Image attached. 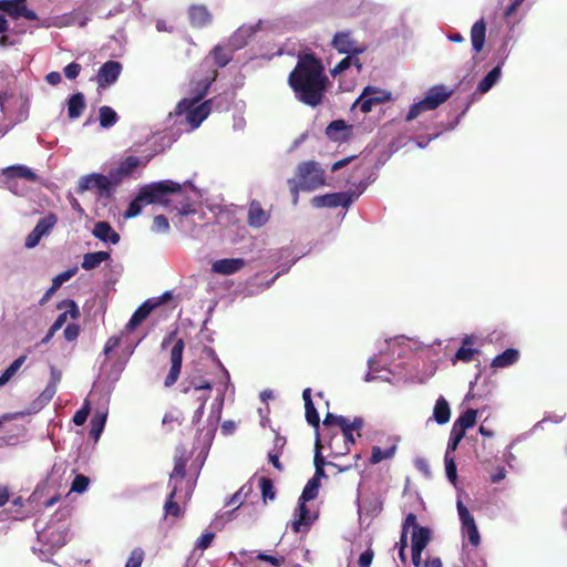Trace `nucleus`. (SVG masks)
<instances>
[{
    "label": "nucleus",
    "mask_w": 567,
    "mask_h": 567,
    "mask_svg": "<svg viewBox=\"0 0 567 567\" xmlns=\"http://www.w3.org/2000/svg\"><path fill=\"white\" fill-rule=\"evenodd\" d=\"M288 84L303 104L311 107L321 104L327 84L321 60L313 53L300 54L288 76Z\"/></svg>",
    "instance_id": "f257e3e1"
},
{
    "label": "nucleus",
    "mask_w": 567,
    "mask_h": 567,
    "mask_svg": "<svg viewBox=\"0 0 567 567\" xmlns=\"http://www.w3.org/2000/svg\"><path fill=\"white\" fill-rule=\"evenodd\" d=\"M141 198L146 199V204H156L159 203L164 206L169 204L168 196L173 195L176 197L175 202L178 203L179 206H176V210L181 219L183 217L188 216L189 214H194L196 210L194 208V203H192L184 194L182 186L172 181H161L156 183H152L143 186L141 189Z\"/></svg>",
    "instance_id": "f03ea898"
},
{
    "label": "nucleus",
    "mask_w": 567,
    "mask_h": 567,
    "mask_svg": "<svg viewBox=\"0 0 567 567\" xmlns=\"http://www.w3.org/2000/svg\"><path fill=\"white\" fill-rule=\"evenodd\" d=\"M297 178L288 179L293 194V203L298 202L299 190H313L324 185V171L315 161L302 162L296 172Z\"/></svg>",
    "instance_id": "7ed1b4c3"
},
{
    "label": "nucleus",
    "mask_w": 567,
    "mask_h": 567,
    "mask_svg": "<svg viewBox=\"0 0 567 567\" xmlns=\"http://www.w3.org/2000/svg\"><path fill=\"white\" fill-rule=\"evenodd\" d=\"M323 426H338L340 433H334L329 442V447L334 454L343 455L350 451V444H354V422H350L348 419L341 415H334L327 413L323 419Z\"/></svg>",
    "instance_id": "20e7f679"
},
{
    "label": "nucleus",
    "mask_w": 567,
    "mask_h": 567,
    "mask_svg": "<svg viewBox=\"0 0 567 567\" xmlns=\"http://www.w3.org/2000/svg\"><path fill=\"white\" fill-rule=\"evenodd\" d=\"M452 94V90H449L444 85H435L432 86L423 100L417 103H414L406 116L405 120L411 122L416 118L424 111H432L439 107L442 103H444Z\"/></svg>",
    "instance_id": "39448f33"
},
{
    "label": "nucleus",
    "mask_w": 567,
    "mask_h": 567,
    "mask_svg": "<svg viewBox=\"0 0 567 567\" xmlns=\"http://www.w3.org/2000/svg\"><path fill=\"white\" fill-rule=\"evenodd\" d=\"M91 188H96L100 197H111L112 188L110 187V181L103 174L93 173L82 176L79 181L76 192L82 194Z\"/></svg>",
    "instance_id": "423d86ee"
},
{
    "label": "nucleus",
    "mask_w": 567,
    "mask_h": 567,
    "mask_svg": "<svg viewBox=\"0 0 567 567\" xmlns=\"http://www.w3.org/2000/svg\"><path fill=\"white\" fill-rule=\"evenodd\" d=\"M391 100V93L384 90L367 86L360 96L357 97V106H360V110L363 113H368L372 110L374 105L385 103Z\"/></svg>",
    "instance_id": "0eeeda50"
},
{
    "label": "nucleus",
    "mask_w": 567,
    "mask_h": 567,
    "mask_svg": "<svg viewBox=\"0 0 567 567\" xmlns=\"http://www.w3.org/2000/svg\"><path fill=\"white\" fill-rule=\"evenodd\" d=\"M184 349H185V342L182 338L177 339L171 349V353H169L171 369L164 380V385L166 388L173 386L179 378L181 370H182V363H183Z\"/></svg>",
    "instance_id": "6e6552de"
},
{
    "label": "nucleus",
    "mask_w": 567,
    "mask_h": 567,
    "mask_svg": "<svg viewBox=\"0 0 567 567\" xmlns=\"http://www.w3.org/2000/svg\"><path fill=\"white\" fill-rule=\"evenodd\" d=\"M457 512L464 536L467 537L468 543L473 547H477L481 543V536L474 517L471 515L467 507L461 501L457 502Z\"/></svg>",
    "instance_id": "1a4fd4ad"
},
{
    "label": "nucleus",
    "mask_w": 567,
    "mask_h": 567,
    "mask_svg": "<svg viewBox=\"0 0 567 567\" xmlns=\"http://www.w3.org/2000/svg\"><path fill=\"white\" fill-rule=\"evenodd\" d=\"M0 11L9 14L12 19L24 18L29 21L39 19L38 14L27 7V0H0Z\"/></svg>",
    "instance_id": "9d476101"
},
{
    "label": "nucleus",
    "mask_w": 567,
    "mask_h": 567,
    "mask_svg": "<svg viewBox=\"0 0 567 567\" xmlns=\"http://www.w3.org/2000/svg\"><path fill=\"white\" fill-rule=\"evenodd\" d=\"M212 111V100H206L199 105H193L189 107H179V103L176 106L177 114H186V120L192 128H197L202 122L207 118Z\"/></svg>",
    "instance_id": "9b49d317"
},
{
    "label": "nucleus",
    "mask_w": 567,
    "mask_h": 567,
    "mask_svg": "<svg viewBox=\"0 0 567 567\" xmlns=\"http://www.w3.org/2000/svg\"><path fill=\"white\" fill-rule=\"evenodd\" d=\"M352 203V195L349 193H332L320 196H315L311 204L316 208L322 207H344L348 208Z\"/></svg>",
    "instance_id": "f8f14e48"
},
{
    "label": "nucleus",
    "mask_w": 567,
    "mask_h": 567,
    "mask_svg": "<svg viewBox=\"0 0 567 567\" xmlns=\"http://www.w3.org/2000/svg\"><path fill=\"white\" fill-rule=\"evenodd\" d=\"M12 99V94L8 92H0V111L3 115V120L9 121V127L12 128L14 125L24 122L29 115V103L24 101L17 114H12L7 109V103Z\"/></svg>",
    "instance_id": "ddd939ff"
},
{
    "label": "nucleus",
    "mask_w": 567,
    "mask_h": 567,
    "mask_svg": "<svg viewBox=\"0 0 567 567\" xmlns=\"http://www.w3.org/2000/svg\"><path fill=\"white\" fill-rule=\"evenodd\" d=\"M317 515L311 514L307 506V502L299 498L298 507L295 511V519L291 522V529L295 533L308 530L316 520Z\"/></svg>",
    "instance_id": "4468645a"
},
{
    "label": "nucleus",
    "mask_w": 567,
    "mask_h": 567,
    "mask_svg": "<svg viewBox=\"0 0 567 567\" xmlns=\"http://www.w3.org/2000/svg\"><path fill=\"white\" fill-rule=\"evenodd\" d=\"M122 64L117 61H107L102 64L96 74L100 87H106L115 83L121 74Z\"/></svg>",
    "instance_id": "2eb2a0df"
},
{
    "label": "nucleus",
    "mask_w": 567,
    "mask_h": 567,
    "mask_svg": "<svg viewBox=\"0 0 567 567\" xmlns=\"http://www.w3.org/2000/svg\"><path fill=\"white\" fill-rule=\"evenodd\" d=\"M216 78H217V71L213 70L210 72V75L198 81L196 83V86L193 90L194 96L192 99H183L182 101H179V107L185 109V107H189V106L197 104L202 99L205 97L212 83L216 80Z\"/></svg>",
    "instance_id": "dca6fc26"
},
{
    "label": "nucleus",
    "mask_w": 567,
    "mask_h": 567,
    "mask_svg": "<svg viewBox=\"0 0 567 567\" xmlns=\"http://www.w3.org/2000/svg\"><path fill=\"white\" fill-rule=\"evenodd\" d=\"M246 265L243 258H224L218 259L212 265V270L215 274L229 276L241 270Z\"/></svg>",
    "instance_id": "f3484780"
},
{
    "label": "nucleus",
    "mask_w": 567,
    "mask_h": 567,
    "mask_svg": "<svg viewBox=\"0 0 567 567\" xmlns=\"http://www.w3.org/2000/svg\"><path fill=\"white\" fill-rule=\"evenodd\" d=\"M58 309H65V311L60 313L51 326L53 327V330L56 331L60 330L66 322L68 316H70L72 319H78L81 316L76 302L72 299L62 300L60 303H58Z\"/></svg>",
    "instance_id": "a211bd4d"
},
{
    "label": "nucleus",
    "mask_w": 567,
    "mask_h": 567,
    "mask_svg": "<svg viewBox=\"0 0 567 567\" xmlns=\"http://www.w3.org/2000/svg\"><path fill=\"white\" fill-rule=\"evenodd\" d=\"M188 18L193 28H205L210 24L213 17L206 6L194 4L188 9Z\"/></svg>",
    "instance_id": "6ab92c4d"
},
{
    "label": "nucleus",
    "mask_w": 567,
    "mask_h": 567,
    "mask_svg": "<svg viewBox=\"0 0 567 567\" xmlns=\"http://www.w3.org/2000/svg\"><path fill=\"white\" fill-rule=\"evenodd\" d=\"M475 338L473 336H466L462 339V346L456 351L454 358L452 359L453 363L457 361L470 363L472 362L477 354H480L478 349L472 348L474 344Z\"/></svg>",
    "instance_id": "aec40b11"
},
{
    "label": "nucleus",
    "mask_w": 567,
    "mask_h": 567,
    "mask_svg": "<svg viewBox=\"0 0 567 567\" xmlns=\"http://www.w3.org/2000/svg\"><path fill=\"white\" fill-rule=\"evenodd\" d=\"M158 303H152L150 300H146L143 302L132 315L131 319L125 326L126 331H133L135 330L151 313V311L157 306Z\"/></svg>",
    "instance_id": "412c9836"
},
{
    "label": "nucleus",
    "mask_w": 567,
    "mask_h": 567,
    "mask_svg": "<svg viewBox=\"0 0 567 567\" xmlns=\"http://www.w3.org/2000/svg\"><path fill=\"white\" fill-rule=\"evenodd\" d=\"M93 236L104 243L116 245L120 241V235L111 227L107 221H97L94 225Z\"/></svg>",
    "instance_id": "4be33fe9"
},
{
    "label": "nucleus",
    "mask_w": 567,
    "mask_h": 567,
    "mask_svg": "<svg viewBox=\"0 0 567 567\" xmlns=\"http://www.w3.org/2000/svg\"><path fill=\"white\" fill-rule=\"evenodd\" d=\"M331 45L339 53L354 54V42L350 31L337 32L332 39Z\"/></svg>",
    "instance_id": "5701e85b"
},
{
    "label": "nucleus",
    "mask_w": 567,
    "mask_h": 567,
    "mask_svg": "<svg viewBox=\"0 0 567 567\" xmlns=\"http://www.w3.org/2000/svg\"><path fill=\"white\" fill-rule=\"evenodd\" d=\"M269 219V215L258 200H252L248 209V224L252 227H261Z\"/></svg>",
    "instance_id": "b1692460"
},
{
    "label": "nucleus",
    "mask_w": 567,
    "mask_h": 567,
    "mask_svg": "<svg viewBox=\"0 0 567 567\" xmlns=\"http://www.w3.org/2000/svg\"><path fill=\"white\" fill-rule=\"evenodd\" d=\"M351 126L343 120L332 121L326 128V135L332 141H343L350 135Z\"/></svg>",
    "instance_id": "393cba45"
},
{
    "label": "nucleus",
    "mask_w": 567,
    "mask_h": 567,
    "mask_svg": "<svg viewBox=\"0 0 567 567\" xmlns=\"http://www.w3.org/2000/svg\"><path fill=\"white\" fill-rule=\"evenodd\" d=\"M486 23L484 19L476 21L471 29V42L475 52H481L485 43Z\"/></svg>",
    "instance_id": "a878e982"
},
{
    "label": "nucleus",
    "mask_w": 567,
    "mask_h": 567,
    "mask_svg": "<svg viewBox=\"0 0 567 567\" xmlns=\"http://www.w3.org/2000/svg\"><path fill=\"white\" fill-rule=\"evenodd\" d=\"M3 174L8 178H17L18 177V178H23V179H27V181L33 182V183L39 181V176L24 165L9 166L6 169H3Z\"/></svg>",
    "instance_id": "bb28decb"
},
{
    "label": "nucleus",
    "mask_w": 567,
    "mask_h": 567,
    "mask_svg": "<svg viewBox=\"0 0 567 567\" xmlns=\"http://www.w3.org/2000/svg\"><path fill=\"white\" fill-rule=\"evenodd\" d=\"M86 107L84 95L82 93H74L68 101V116L70 120L79 118Z\"/></svg>",
    "instance_id": "cd10ccee"
},
{
    "label": "nucleus",
    "mask_w": 567,
    "mask_h": 567,
    "mask_svg": "<svg viewBox=\"0 0 567 567\" xmlns=\"http://www.w3.org/2000/svg\"><path fill=\"white\" fill-rule=\"evenodd\" d=\"M519 359V351L514 348H508L503 351L501 354L496 355L492 360L493 368H507L516 363Z\"/></svg>",
    "instance_id": "c85d7f7f"
},
{
    "label": "nucleus",
    "mask_w": 567,
    "mask_h": 567,
    "mask_svg": "<svg viewBox=\"0 0 567 567\" xmlns=\"http://www.w3.org/2000/svg\"><path fill=\"white\" fill-rule=\"evenodd\" d=\"M433 417L437 424H445L450 421L451 409L450 404L444 396H440L433 409Z\"/></svg>",
    "instance_id": "c756f323"
},
{
    "label": "nucleus",
    "mask_w": 567,
    "mask_h": 567,
    "mask_svg": "<svg viewBox=\"0 0 567 567\" xmlns=\"http://www.w3.org/2000/svg\"><path fill=\"white\" fill-rule=\"evenodd\" d=\"M110 258L111 255L107 251L89 252L83 256L81 267L84 270H92Z\"/></svg>",
    "instance_id": "7c9ffc66"
},
{
    "label": "nucleus",
    "mask_w": 567,
    "mask_h": 567,
    "mask_svg": "<svg viewBox=\"0 0 567 567\" xmlns=\"http://www.w3.org/2000/svg\"><path fill=\"white\" fill-rule=\"evenodd\" d=\"M431 540V530L427 527H416L412 533V549L424 550Z\"/></svg>",
    "instance_id": "2f4dec72"
},
{
    "label": "nucleus",
    "mask_w": 567,
    "mask_h": 567,
    "mask_svg": "<svg viewBox=\"0 0 567 567\" xmlns=\"http://www.w3.org/2000/svg\"><path fill=\"white\" fill-rule=\"evenodd\" d=\"M107 414L96 411L90 421V436L97 441L104 430Z\"/></svg>",
    "instance_id": "473e14b6"
},
{
    "label": "nucleus",
    "mask_w": 567,
    "mask_h": 567,
    "mask_svg": "<svg viewBox=\"0 0 567 567\" xmlns=\"http://www.w3.org/2000/svg\"><path fill=\"white\" fill-rule=\"evenodd\" d=\"M476 416L477 411L474 409H468L455 420L453 426L462 430L463 432H466V430L475 425Z\"/></svg>",
    "instance_id": "72a5a7b5"
},
{
    "label": "nucleus",
    "mask_w": 567,
    "mask_h": 567,
    "mask_svg": "<svg viewBox=\"0 0 567 567\" xmlns=\"http://www.w3.org/2000/svg\"><path fill=\"white\" fill-rule=\"evenodd\" d=\"M177 494V486L175 485L171 491L167 501L164 505V512L166 516H173L175 518H179L183 515V511L177 502H175V497Z\"/></svg>",
    "instance_id": "f704fd0d"
},
{
    "label": "nucleus",
    "mask_w": 567,
    "mask_h": 567,
    "mask_svg": "<svg viewBox=\"0 0 567 567\" xmlns=\"http://www.w3.org/2000/svg\"><path fill=\"white\" fill-rule=\"evenodd\" d=\"M501 76V68H493L478 83L477 91L481 93L488 92Z\"/></svg>",
    "instance_id": "c9c22d12"
},
{
    "label": "nucleus",
    "mask_w": 567,
    "mask_h": 567,
    "mask_svg": "<svg viewBox=\"0 0 567 567\" xmlns=\"http://www.w3.org/2000/svg\"><path fill=\"white\" fill-rule=\"evenodd\" d=\"M118 120L116 112L110 106H101L99 110V121L103 128L113 126Z\"/></svg>",
    "instance_id": "e433bc0d"
},
{
    "label": "nucleus",
    "mask_w": 567,
    "mask_h": 567,
    "mask_svg": "<svg viewBox=\"0 0 567 567\" xmlns=\"http://www.w3.org/2000/svg\"><path fill=\"white\" fill-rule=\"evenodd\" d=\"M319 488H320L319 480L317 477H311L307 482L299 498L302 499L303 502H310L312 499H316L319 494Z\"/></svg>",
    "instance_id": "4c0bfd02"
},
{
    "label": "nucleus",
    "mask_w": 567,
    "mask_h": 567,
    "mask_svg": "<svg viewBox=\"0 0 567 567\" xmlns=\"http://www.w3.org/2000/svg\"><path fill=\"white\" fill-rule=\"evenodd\" d=\"M215 64L218 68L226 66L233 59L230 52H227L221 45H216L210 52Z\"/></svg>",
    "instance_id": "58836bf2"
},
{
    "label": "nucleus",
    "mask_w": 567,
    "mask_h": 567,
    "mask_svg": "<svg viewBox=\"0 0 567 567\" xmlns=\"http://www.w3.org/2000/svg\"><path fill=\"white\" fill-rule=\"evenodd\" d=\"M395 451H396V446H394V445L384 451L381 450L379 446H373L372 454L370 457V463L378 464L383 460L392 458L395 454Z\"/></svg>",
    "instance_id": "ea45409f"
},
{
    "label": "nucleus",
    "mask_w": 567,
    "mask_h": 567,
    "mask_svg": "<svg viewBox=\"0 0 567 567\" xmlns=\"http://www.w3.org/2000/svg\"><path fill=\"white\" fill-rule=\"evenodd\" d=\"M259 487L264 502L274 501L276 498V489L270 478L265 476L260 477Z\"/></svg>",
    "instance_id": "a19ab883"
},
{
    "label": "nucleus",
    "mask_w": 567,
    "mask_h": 567,
    "mask_svg": "<svg viewBox=\"0 0 567 567\" xmlns=\"http://www.w3.org/2000/svg\"><path fill=\"white\" fill-rule=\"evenodd\" d=\"M58 223V217L50 213L45 217L39 219L34 229L40 231V235L44 236L47 235Z\"/></svg>",
    "instance_id": "79ce46f5"
},
{
    "label": "nucleus",
    "mask_w": 567,
    "mask_h": 567,
    "mask_svg": "<svg viewBox=\"0 0 567 567\" xmlns=\"http://www.w3.org/2000/svg\"><path fill=\"white\" fill-rule=\"evenodd\" d=\"M144 204H146V199L141 198V192H138L137 196L130 203L126 212L124 213V217H136L137 215L141 214Z\"/></svg>",
    "instance_id": "37998d69"
},
{
    "label": "nucleus",
    "mask_w": 567,
    "mask_h": 567,
    "mask_svg": "<svg viewBox=\"0 0 567 567\" xmlns=\"http://www.w3.org/2000/svg\"><path fill=\"white\" fill-rule=\"evenodd\" d=\"M141 159L137 156H127L125 157L120 164L118 167L124 173V175L127 177L130 176L133 171L141 165Z\"/></svg>",
    "instance_id": "c03bdc74"
},
{
    "label": "nucleus",
    "mask_w": 567,
    "mask_h": 567,
    "mask_svg": "<svg viewBox=\"0 0 567 567\" xmlns=\"http://www.w3.org/2000/svg\"><path fill=\"white\" fill-rule=\"evenodd\" d=\"M464 436H465V432H463L462 430H458V429L452 426L450 439H449V443H447V449H446V453L445 454L450 455L451 452L456 451V449L458 447L460 442L462 441V439Z\"/></svg>",
    "instance_id": "a18cd8bd"
},
{
    "label": "nucleus",
    "mask_w": 567,
    "mask_h": 567,
    "mask_svg": "<svg viewBox=\"0 0 567 567\" xmlns=\"http://www.w3.org/2000/svg\"><path fill=\"white\" fill-rule=\"evenodd\" d=\"M25 359V355H20L1 374L2 380L8 382L18 372V370L24 363Z\"/></svg>",
    "instance_id": "49530a36"
},
{
    "label": "nucleus",
    "mask_w": 567,
    "mask_h": 567,
    "mask_svg": "<svg viewBox=\"0 0 567 567\" xmlns=\"http://www.w3.org/2000/svg\"><path fill=\"white\" fill-rule=\"evenodd\" d=\"M91 412V403L87 399L84 400L83 405L73 415V422L75 425H83Z\"/></svg>",
    "instance_id": "de8ad7c7"
},
{
    "label": "nucleus",
    "mask_w": 567,
    "mask_h": 567,
    "mask_svg": "<svg viewBox=\"0 0 567 567\" xmlns=\"http://www.w3.org/2000/svg\"><path fill=\"white\" fill-rule=\"evenodd\" d=\"M89 484H90V478L87 476L78 474V475H75V477L72 482L70 492L81 494L87 489Z\"/></svg>",
    "instance_id": "09e8293b"
},
{
    "label": "nucleus",
    "mask_w": 567,
    "mask_h": 567,
    "mask_svg": "<svg viewBox=\"0 0 567 567\" xmlns=\"http://www.w3.org/2000/svg\"><path fill=\"white\" fill-rule=\"evenodd\" d=\"M78 271V267L70 268L52 279V285L55 289H59L65 281L70 280Z\"/></svg>",
    "instance_id": "8fccbe9b"
},
{
    "label": "nucleus",
    "mask_w": 567,
    "mask_h": 567,
    "mask_svg": "<svg viewBox=\"0 0 567 567\" xmlns=\"http://www.w3.org/2000/svg\"><path fill=\"white\" fill-rule=\"evenodd\" d=\"M306 409V420L307 422L318 429L320 423L319 414L313 405V402H308V405H305Z\"/></svg>",
    "instance_id": "3c124183"
},
{
    "label": "nucleus",
    "mask_w": 567,
    "mask_h": 567,
    "mask_svg": "<svg viewBox=\"0 0 567 567\" xmlns=\"http://www.w3.org/2000/svg\"><path fill=\"white\" fill-rule=\"evenodd\" d=\"M445 472L449 481L455 484L457 480L456 463L453 457H450L449 454H445Z\"/></svg>",
    "instance_id": "603ef678"
},
{
    "label": "nucleus",
    "mask_w": 567,
    "mask_h": 567,
    "mask_svg": "<svg viewBox=\"0 0 567 567\" xmlns=\"http://www.w3.org/2000/svg\"><path fill=\"white\" fill-rule=\"evenodd\" d=\"M144 560V551L141 548H134L125 564V567H141Z\"/></svg>",
    "instance_id": "864d4df0"
},
{
    "label": "nucleus",
    "mask_w": 567,
    "mask_h": 567,
    "mask_svg": "<svg viewBox=\"0 0 567 567\" xmlns=\"http://www.w3.org/2000/svg\"><path fill=\"white\" fill-rule=\"evenodd\" d=\"M208 399H209L208 393H205V394H202L200 396H198L199 405L196 409V411L194 412V415L192 417L193 424H197L202 420V417L204 415L205 405H206V402Z\"/></svg>",
    "instance_id": "5fc2aeb1"
},
{
    "label": "nucleus",
    "mask_w": 567,
    "mask_h": 567,
    "mask_svg": "<svg viewBox=\"0 0 567 567\" xmlns=\"http://www.w3.org/2000/svg\"><path fill=\"white\" fill-rule=\"evenodd\" d=\"M80 332H81V328L79 324L69 323L63 331V336L66 341L72 342L79 338Z\"/></svg>",
    "instance_id": "6e6d98bb"
},
{
    "label": "nucleus",
    "mask_w": 567,
    "mask_h": 567,
    "mask_svg": "<svg viewBox=\"0 0 567 567\" xmlns=\"http://www.w3.org/2000/svg\"><path fill=\"white\" fill-rule=\"evenodd\" d=\"M125 177L126 176L124 175V173L121 171V168L118 166H117V168L112 169L109 173V176H106V178L110 181V187L112 189L115 188L116 186H118Z\"/></svg>",
    "instance_id": "4d7b16f0"
},
{
    "label": "nucleus",
    "mask_w": 567,
    "mask_h": 567,
    "mask_svg": "<svg viewBox=\"0 0 567 567\" xmlns=\"http://www.w3.org/2000/svg\"><path fill=\"white\" fill-rule=\"evenodd\" d=\"M190 388H193L196 391L206 390L208 394L212 391V384L207 380H200V381L193 380L189 382L188 386H185L183 389V392L187 393L190 390Z\"/></svg>",
    "instance_id": "13d9d810"
},
{
    "label": "nucleus",
    "mask_w": 567,
    "mask_h": 567,
    "mask_svg": "<svg viewBox=\"0 0 567 567\" xmlns=\"http://www.w3.org/2000/svg\"><path fill=\"white\" fill-rule=\"evenodd\" d=\"M153 229L158 233H166L169 229L168 219L164 215H157L153 219Z\"/></svg>",
    "instance_id": "bf43d9fd"
},
{
    "label": "nucleus",
    "mask_w": 567,
    "mask_h": 567,
    "mask_svg": "<svg viewBox=\"0 0 567 567\" xmlns=\"http://www.w3.org/2000/svg\"><path fill=\"white\" fill-rule=\"evenodd\" d=\"M354 54H347L332 70L331 74L333 76L342 73L344 70L349 69L351 65V61Z\"/></svg>",
    "instance_id": "052dcab7"
},
{
    "label": "nucleus",
    "mask_w": 567,
    "mask_h": 567,
    "mask_svg": "<svg viewBox=\"0 0 567 567\" xmlns=\"http://www.w3.org/2000/svg\"><path fill=\"white\" fill-rule=\"evenodd\" d=\"M186 475V462L183 458H178L175 461L173 473L171 474V480L175 477H179L183 480Z\"/></svg>",
    "instance_id": "680f3d73"
},
{
    "label": "nucleus",
    "mask_w": 567,
    "mask_h": 567,
    "mask_svg": "<svg viewBox=\"0 0 567 567\" xmlns=\"http://www.w3.org/2000/svg\"><path fill=\"white\" fill-rule=\"evenodd\" d=\"M81 70H82L81 64H79L76 62H71L63 69V72H64V75L66 79L74 80L79 76Z\"/></svg>",
    "instance_id": "e2e57ef3"
},
{
    "label": "nucleus",
    "mask_w": 567,
    "mask_h": 567,
    "mask_svg": "<svg viewBox=\"0 0 567 567\" xmlns=\"http://www.w3.org/2000/svg\"><path fill=\"white\" fill-rule=\"evenodd\" d=\"M257 559L261 561L269 563L275 567H280L285 564V557H275L265 553H259L257 555Z\"/></svg>",
    "instance_id": "0e129e2a"
},
{
    "label": "nucleus",
    "mask_w": 567,
    "mask_h": 567,
    "mask_svg": "<svg viewBox=\"0 0 567 567\" xmlns=\"http://www.w3.org/2000/svg\"><path fill=\"white\" fill-rule=\"evenodd\" d=\"M215 538V534L212 532L204 533L196 543V548L200 550L207 549Z\"/></svg>",
    "instance_id": "69168bd1"
},
{
    "label": "nucleus",
    "mask_w": 567,
    "mask_h": 567,
    "mask_svg": "<svg viewBox=\"0 0 567 567\" xmlns=\"http://www.w3.org/2000/svg\"><path fill=\"white\" fill-rule=\"evenodd\" d=\"M121 343V336H112L110 337L105 344H104V349H103V352L106 357L110 355V353L120 346Z\"/></svg>",
    "instance_id": "338daca9"
},
{
    "label": "nucleus",
    "mask_w": 567,
    "mask_h": 567,
    "mask_svg": "<svg viewBox=\"0 0 567 567\" xmlns=\"http://www.w3.org/2000/svg\"><path fill=\"white\" fill-rule=\"evenodd\" d=\"M374 551L371 548H368L364 553H362L358 559L359 567H369L373 560Z\"/></svg>",
    "instance_id": "774afa93"
}]
</instances>
